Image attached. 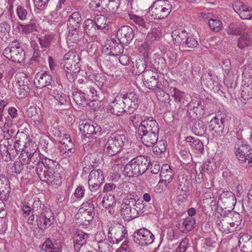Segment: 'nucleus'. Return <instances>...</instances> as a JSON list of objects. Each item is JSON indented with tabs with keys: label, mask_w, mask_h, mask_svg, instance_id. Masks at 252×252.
Instances as JSON below:
<instances>
[{
	"label": "nucleus",
	"mask_w": 252,
	"mask_h": 252,
	"mask_svg": "<svg viewBox=\"0 0 252 252\" xmlns=\"http://www.w3.org/2000/svg\"><path fill=\"white\" fill-rule=\"evenodd\" d=\"M16 86L29 87V80L25 74H17Z\"/></svg>",
	"instance_id": "338daca9"
},
{
	"label": "nucleus",
	"mask_w": 252,
	"mask_h": 252,
	"mask_svg": "<svg viewBox=\"0 0 252 252\" xmlns=\"http://www.w3.org/2000/svg\"><path fill=\"white\" fill-rule=\"evenodd\" d=\"M37 226L41 229H44L52 224L54 217L50 208L46 209L40 214H35Z\"/></svg>",
	"instance_id": "2eb2a0df"
},
{
	"label": "nucleus",
	"mask_w": 252,
	"mask_h": 252,
	"mask_svg": "<svg viewBox=\"0 0 252 252\" xmlns=\"http://www.w3.org/2000/svg\"><path fill=\"white\" fill-rule=\"evenodd\" d=\"M53 160L45 158L44 163L39 164L36 173L40 180L49 185L58 186L62 183V177L56 170V163Z\"/></svg>",
	"instance_id": "f257e3e1"
},
{
	"label": "nucleus",
	"mask_w": 252,
	"mask_h": 252,
	"mask_svg": "<svg viewBox=\"0 0 252 252\" xmlns=\"http://www.w3.org/2000/svg\"><path fill=\"white\" fill-rule=\"evenodd\" d=\"M52 76L45 72L43 73H37L34 79V85L37 88H42L51 84Z\"/></svg>",
	"instance_id": "5701e85b"
},
{
	"label": "nucleus",
	"mask_w": 252,
	"mask_h": 252,
	"mask_svg": "<svg viewBox=\"0 0 252 252\" xmlns=\"http://www.w3.org/2000/svg\"><path fill=\"white\" fill-rule=\"evenodd\" d=\"M210 29L214 32H219L222 28V22L218 19H210L208 22Z\"/></svg>",
	"instance_id": "e2e57ef3"
},
{
	"label": "nucleus",
	"mask_w": 252,
	"mask_h": 252,
	"mask_svg": "<svg viewBox=\"0 0 252 252\" xmlns=\"http://www.w3.org/2000/svg\"><path fill=\"white\" fill-rule=\"evenodd\" d=\"M234 153L239 164L248 169L252 166V148L243 139L238 138L234 146Z\"/></svg>",
	"instance_id": "7ed1b4c3"
},
{
	"label": "nucleus",
	"mask_w": 252,
	"mask_h": 252,
	"mask_svg": "<svg viewBox=\"0 0 252 252\" xmlns=\"http://www.w3.org/2000/svg\"><path fill=\"white\" fill-rule=\"evenodd\" d=\"M240 17L244 20H251L252 19V9L247 5H245L239 14Z\"/></svg>",
	"instance_id": "774afa93"
},
{
	"label": "nucleus",
	"mask_w": 252,
	"mask_h": 252,
	"mask_svg": "<svg viewBox=\"0 0 252 252\" xmlns=\"http://www.w3.org/2000/svg\"><path fill=\"white\" fill-rule=\"evenodd\" d=\"M83 88V91L89 96H91L94 100H98L99 98L98 92L94 87L88 86L87 84H85Z\"/></svg>",
	"instance_id": "13d9d810"
},
{
	"label": "nucleus",
	"mask_w": 252,
	"mask_h": 252,
	"mask_svg": "<svg viewBox=\"0 0 252 252\" xmlns=\"http://www.w3.org/2000/svg\"><path fill=\"white\" fill-rule=\"evenodd\" d=\"M72 98L77 105L85 106L87 104L85 92H74L72 93Z\"/></svg>",
	"instance_id": "5fc2aeb1"
},
{
	"label": "nucleus",
	"mask_w": 252,
	"mask_h": 252,
	"mask_svg": "<svg viewBox=\"0 0 252 252\" xmlns=\"http://www.w3.org/2000/svg\"><path fill=\"white\" fill-rule=\"evenodd\" d=\"M127 198L125 200V205L123 206L121 210V215L123 217L125 221H129L132 220V217L131 213V208L130 204L131 202H128L129 200V196L127 197Z\"/></svg>",
	"instance_id": "79ce46f5"
},
{
	"label": "nucleus",
	"mask_w": 252,
	"mask_h": 252,
	"mask_svg": "<svg viewBox=\"0 0 252 252\" xmlns=\"http://www.w3.org/2000/svg\"><path fill=\"white\" fill-rule=\"evenodd\" d=\"M128 17L130 20L136 25L137 30L143 33H146L147 30L150 28V25L146 22L143 17L132 14H128Z\"/></svg>",
	"instance_id": "a878e982"
},
{
	"label": "nucleus",
	"mask_w": 252,
	"mask_h": 252,
	"mask_svg": "<svg viewBox=\"0 0 252 252\" xmlns=\"http://www.w3.org/2000/svg\"><path fill=\"white\" fill-rule=\"evenodd\" d=\"M162 88L163 86L161 84H160L152 90L155 91L158 100L162 102L169 103L170 101V96L168 94L163 90Z\"/></svg>",
	"instance_id": "49530a36"
},
{
	"label": "nucleus",
	"mask_w": 252,
	"mask_h": 252,
	"mask_svg": "<svg viewBox=\"0 0 252 252\" xmlns=\"http://www.w3.org/2000/svg\"><path fill=\"white\" fill-rule=\"evenodd\" d=\"M126 230L124 226L116 224L109 229L108 239L109 242L113 244H118L126 237Z\"/></svg>",
	"instance_id": "4468645a"
},
{
	"label": "nucleus",
	"mask_w": 252,
	"mask_h": 252,
	"mask_svg": "<svg viewBox=\"0 0 252 252\" xmlns=\"http://www.w3.org/2000/svg\"><path fill=\"white\" fill-rule=\"evenodd\" d=\"M42 249L44 252H62V244L59 240L48 238L44 242Z\"/></svg>",
	"instance_id": "412c9836"
},
{
	"label": "nucleus",
	"mask_w": 252,
	"mask_h": 252,
	"mask_svg": "<svg viewBox=\"0 0 252 252\" xmlns=\"http://www.w3.org/2000/svg\"><path fill=\"white\" fill-rule=\"evenodd\" d=\"M53 96L57 101L58 104L61 105H65L67 101L66 95L62 92L54 90L53 92Z\"/></svg>",
	"instance_id": "680f3d73"
},
{
	"label": "nucleus",
	"mask_w": 252,
	"mask_h": 252,
	"mask_svg": "<svg viewBox=\"0 0 252 252\" xmlns=\"http://www.w3.org/2000/svg\"><path fill=\"white\" fill-rule=\"evenodd\" d=\"M134 243L140 246H147L152 244L154 240V235L145 228H140L134 231L132 235Z\"/></svg>",
	"instance_id": "0eeeda50"
},
{
	"label": "nucleus",
	"mask_w": 252,
	"mask_h": 252,
	"mask_svg": "<svg viewBox=\"0 0 252 252\" xmlns=\"http://www.w3.org/2000/svg\"><path fill=\"white\" fill-rule=\"evenodd\" d=\"M174 2L168 0H157L150 7L149 13L155 19H164L167 17L172 9H177Z\"/></svg>",
	"instance_id": "39448f33"
},
{
	"label": "nucleus",
	"mask_w": 252,
	"mask_h": 252,
	"mask_svg": "<svg viewBox=\"0 0 252 252\" xmlns=\"http://www.w3.org/2000/svg\"><path fill=\"white\" fill-rule=\"evenodd\" d=\"M49 208L38 198H36L34 199L32 203V213L40 214L43 212L45 209Z\"/></svg>",
	"instance_id": "864d4df0"
},
{
	"label": "nucleus",
	"mask_w": 252,
	"mask_h": 252,
	"mask_svg": "<svg viewBox=\"0 0 252 252\" xmlns=\"http://www.w3.org/2000/svg\"><path fill=\"white\" fill-rule=\"evenodd\" d=\"M125 186L127 187L126 184H123L121 188L116 187V185L112 183H107L105 184L103 187V192L109 193V195L116 196L117 199L122 197L124 194H127L126 197H128L130 191L126 190V189L123 190L122 188H124Z\"/></svg>",
	"instance_id": "f3484780"
},
{
	"label": "nucleus",
	"mask_w": 252,
	"mask_h": 252,
	"mask_svg": "<svg viewBox=\"0 0 252 252\" xmlns=\"http://www.w3.org/2000/svg\"><path fill=\"white\" fill-rule=\"evenodd\" d=\"M85 160L88 161L91 166L97 167L102 162V154L96 152L90 153L86 156Z\"/></svg>",
	"instance_id": "4c0bfd02"
},
{
	"label": "nucleus",
	"mask_w": 252,
	"mask_h": 252,
	"mask_svg": "<svg viewBox=\"0 0 252 252\" xmlns=\"http://www.w3.org/2000/svg\"><path fill=\"white\" fill-rule=\"evenodd\" d=\"M19 152L16 151L13 145L9 143L8 139L2 140L0 142V153L2 159L8 161L14 158Z\"/></svg>",
	"instance_id": "9d476101"
},
{
	"label": "nucleus",
	"mask_w": 252,
	"mask_h": 252,
	"mask_svg": "<svg viewBox=\"0 0 252 252\" xmlns=\"http://www.w3.org/2000/svg\"><path fill=\"white\" fill-rule=\"evenodd\" d=\"M94 22L95 23L96 26L100 31H103L105 32L108 28V23L109 20L102 15H98L94 17Z\"/></svg>",
	"instance_id": "a19ab883"
},
{
	"label": "nucleus",
	"mask_w": 252,
	"mask_h": 252,
	"mask_svg": "<svg viewBox=\"0 0 252 252\" xmlns=\"http://www.w3.org/2000/svg\"><path fill=\"white\" fill-rule=\"evenodd\" d=\"M117 35L121 44L129 43L134 37L132 29L128 26H122L117 31Z\"/></svg>",
	"instance_id": "a211bd4d"
},
{
	"label": "nucleus",
	"mask_w": 252,
	"mask_h": 252,
	"mask_svg": "<svg viewBox=\"0 0 252 252\" xmlns=\"http://www.w3.org/2000/svg\"><path fill=\"white\" fill-rule=\"evenodd\" d=\"M124 132L117 131L111 134L106 143L104 152L109 156L116 155L122 149L126 140Z\"/></svg>",
	"instance_id": "423d86ee"
},
{
	"label": "nucleus",
	"mask_w": 252,
	"mask_h": 252,
	"mask_svg": "<svg viewBox=\"0 0 252 252\" xmlns=\"http://www.w3.org/2000/svg\"><path fill=\"white\" fill-rule=\"evenodd\" d=\"M188 106V109L192 111L196 117H199L204 114V107L202 105V102L200 100H196L189 102L187 104Z\"/></svg>",
	"instance_id": "e433bc0d"
},
{
	"label": "nucleus",
	"mask_w": 252,
	"mask_h": 252,
	"mask_svg": "<svg viewBox=\"0 0 252 252\" xmlns=\"http://www.w3.org/2000/svg\"><path fill=\"white\" fill-rule=\"evenodd\" d=\"M9 116L6 117L4 126L10 127L12 126L15 119H17L18 114L17 110L14 107H10L8 109Z\"/></svg>",
	"instance_id": "a18cd8bd"
},
{
	"label": "nucleus",
	"mask_w": 252,
	"mask_h": 252,
	"mask_svg": "<svg viewBox=\"0 0 252 252\" xmlns=\"http://www.w3.org/2000/svg\"><path fill=\"white\" fill-rule=\"evenodd\" d=\"M104 180L103 172L100 169L93 170L89 174L88 184L89 189L91 191L97 190Z\"/></svg>",
	"instance_id": "1a4fd4ad"
},
{
	"label": "nucleus",
	"mask_w": 252,
	"mask_h": 252,
	"mask_svg": "<svg viewBox=\"0 0 252 252\" xmlns=\"http://www.w3.org/2000/svg\"><path fill=\"white\" fill-rule=\"evenodd\" d=\"M234 218L238 219L236 222L228 220L226 219H218L216 224L219 230L223 233L228 234L235 231L242 221V217L240 214H236Z\"/></svg>",
	"instance_id": "6e6552de"
},
{
	"label": "nucleus",
	"mask_w": 252,
	"mask_h": 252,
	"mask_svg": "<svg viewBox=\"0 0 252 252\" xmlns=\"http://www.w3.org/2000/svg\"><path fill=\"white\" fill-rule=\"evenodd\" d=\"M252 45V36L251 34L244 33L238 39V47L244 49L246 47Z\"/></svg>",
	"instance_id": "c03bdc74"
},
{
	"label": "nucleus",
	"mask_w": 252,
	"mask_h": 252,
	"mask_svg": "<svg viewBox=\"0 0 252 252\" xmlns=\"http://www.w3.org/2000/svg\"><path fill=\"white\" fill-rule=\"evenodd\" d=\"M81 21V16L79 12L72 13L68 17L67 20L68 29L78 30Z\"/></svg>",
	"instance_id": "2f4dec72"
},
{
	"label": "nucleus",
	"mask_w": 252,
	"mask_h": 252,
	"mask_svg": "<svg viewBox=\"0 0 252 252\" xmlns=\"http://www.w3.org/2000/svg\"><path fill=\"white\" fill-rule=\"evenodd\" d=\"M89 235L85 233L81 230L77 231L74 236L73 243H81L82 244H85L88 239Z\"/></svg>",
	"instance_id": "052dcab7"
},
{
	"label": "nucleus",
	"mask_w": 252,
	"mask_h": 252,
	"mask_svg": "<svg viewBox=\"0 0 252 252\" xmlns=\"http://www.w3.org/2000/svg\"><path fill=\"white\" fill-rule=\"evenodd\" d=\"M117 197L113 195L105 194L103 198L102 204L103 207L109 208L114 207L116 205V199Z\"/></svg>",
	"instance_id": "6e6d98bb"
},
{
	"label": "nucleus",
	"mask_w": 252,
	"mask_h": 252,
	"mask_svg": "<svg viewBox=\"0 0 252 252\" xmlns=\"http://www.w3.org/2000/svg\"><path fill=\"white\" fill-rule=\"evenodd\" d=\"M190 146L196 153H203L204 151V145L202 142L198 138L193 140Z\"/></svg>",
	"instance_id": "69168bd1"
},
{
	"label": "nucleus",
	"mask_w": 252,
	"mask_h": 252,
	"mask_svg": "<svg viewBox=\"0 0 252 252\" xmlns=\"http://www.w3.org/2000/svg\"><path fill=\"white\" fill-rule=\"evenodd\" d=\"M224 122L225 118L223 117L219 118L218 116L213 117L208 124L209 130L220 134L223 132Z\"/></svg>",
	"instance_id": "4be33fe9"
},
{
	"label": "nucleus",
	"mask_w": 252,
	"mask_h": 252,
	"mask_svg": "<svg viewBox=\"0 0 252 252\" xmlns=\"http://www.w3.org/2000/svg\"><path fill=\"white\" fill-rule=\"evenodd\" d=\"M3 55L14 62L21 63L25 60V53L22 47H7L3 51Z\"/></svg>",
	"instance_id": "9b49d317"
},
{
	"label": "nucleus",
	"mask_w": 252,
	"mask_h": 252,
	"mask_svg": "<svg viewBox=\"0 0 252 252\" xmlns=\"http://www.w3.org/2000/svg\"><path fill=\"white\" fill-rule=\"evenodd\" d=\"M10 190L9 179L4 175L0 174V198L3 200L7 199Z\"/></svg>",
	"instance_id": "393cba45"
},
{
	"label": "nucleus",
	"mask_w": 252,
	"mask_h": 252,
	"mask_svg": "<svg viewBox=\"0 0 252 252\" xmlns=\"http://www.w3.org/2000/svg\"><path fill=\"white\" fill-rule=\"evenodd\" d=\"M27 115L31 118L33 125L38 129L42 127L43 118L41 112L35 107L30 106L26 111Z\"/></svg>",
	"instance_id": "6ab92c4d"
},
{
	"label": "nucleus",
	"mask_w": 252,
	"mask_h": 252,
	"mask_svg": "<svg viewBox=\"0 0 252 252\" xmlns=\"http://www.w3.org/2000/svg\"><path fill=\"white\" fill-rule=\"evenodd\" d=\"M188 32L186 31L174 30L172 32V37L173 42L175 44L179 46H183L185 43V39Z\"/></svg>",
	"instance_id": "58836bf2"
},
{
	"label": "nucleus",
	"mask_w": 252,
	"mask_h": 252,
	"mask_svg": "<svg viewBox=\"0 0 252 252\" xmlns=\"http://www.w3.org/2000/svg\"><path fill=\"white\" fill-rule=\"evenodd\" d=\"M220 198L222 202L228 203L232 205L235 200V197L234 194L229 191H226L222 192L220 195Z\"/></svg>",
	"instance_id": "4d7b16f0"
},
{
	"label": "nucleus",
	"mask_w": 252,
	"mask_h": 252,
	"mask_svg": "<svg viewBox=\"0 0 252 252\" xmlns=\"http://www.w3.org/2000/svg\"><path fill=\"white\" fill-rule=\"evenodd\" d=\"M159 176L160 182L163 183L165 185L168 184L173 177V174L170 166L165 164L161 167Z\"/></svg>",
	"instance_id": "c756f323"
},
{
	"label": "nucleus",
	"mask_w": 252,
	"mask_h": 252,
	"mask_svg": "<svg viewBox=\"0 0 252 252\" xmlns=\"http://www.w3.org/2000/svg\"><path fill=\"white\" fill-rule=\"evenodd\" d=\"M142 77L144 84L149 89L152 90L161 84L158 81V73L152 69H147L144 71Z\"/></svg>",
	"instance_id": "dca6fc26"
},
{
	"label": "nucleus",
	"mask_w": 252,
	"mask_h": 252,
	"mask_svg": "<svg viewBox=\"0 0 252 252\" xmlns=\"http://www.w3.org/2000/svg\"><path fill=\"white\" fill-rule=\"evenodd\" d=\"M241 95L245 100L252 98V79H249L247 84L243 86Z\"/></svg>",
	"instance_id": "3c124183"
},
{
	"label": "nucleus",
	"mask_w": 252,
	"mask_h": 252,
	"mask_svg": "<svg viewBox=\"0 0 252 252\" xmlns=\"http://www.w3.org/2000/svg\"><path fill=\"white\" fill-rule=\"evenodd\" d=\"M136 196L134 192L129 193V199L128 202H131V205L135 206L136 211L138 212V216L144 214H147L146 212V205L143 203V201L140 200H136L134 198Z\"/></svg>",
	"instance_id": "c85d7f7f"
},
{
	"label": "nucleus",
	"mask_w": 252,
	"mask_h": 252,
	"mask_svg": "<svg viewBox=\"0 0 252 252\" xmlns=\"http://www.w3.org/2000/svg\"><path fill=\"white\" fill-rule=\"evenodd\" d=\"M79 129L82 134L88 138L99 134L101 131V127L96 123L86 121H82L79 125Z\"/></svg>",
	"instance_id": "ddd939ff"
},
{
	"label": "nucleus",
	"mask_w": 252,
	"mask_h": 252,
	"mask_svg": "<svg viewBox=\"0 0 252 252\" xmlns=\"http://www.w3.org/2000/svg\"><path fill=\"white\" fill-rule=\"evenodd\" d=\"M44 163V159L41 160L40 154L37 152L35 149L32 147L31 151V155L30 156L29 161L28 163V167L31 169L33 168L36 165V170L38 169L39 164Z\"/></svg>",
	"instance_id": "cd10ccee"
},
{
	"label": "nucleus",
	"mask_w": 252,
	"mask_h": 252,
	"mask_svg": "<svg viewBox=\"0 0 252 252\" xmlns=\"http://www.w3.org/2000/svg\"><path fill=\"white\" fill-rule=\"evenodd\" d=\"M80 57L74 51H70L66 53L61 63V67L66 72V76L69 81L73 80V76L79 71V62Z\"/></svg>",
	"instance_id": "20e7f679"
},
{
	"label": "nucleus",
	"mask_w": 252,
	"mask_h": 252,
	"mask_svg": "<svg viewBox=\"0 0 252 252\" xmlns=\"http://www.w3.org/2000/svg\"><path fill=\"white\" fill-rule=\"evenodd\" d=\"M60 149V155L63 158H68L72 156L75 153L76 149L74 144L72 142L61 144L59 146Z\"/></svg>",
	"instance_id": "f704fd0d"
},
{
	"label": "nucleus",
	"mask_w": 252,
	"mask_h": 252,
	"mask_svg": "<svg viewBox=\"0 0 252 252\" xmlns=\"http://www.w3.org/2000/svg\"><path fill=\"white\" fill-rule=\"evenodd\" d=\"M153 66L158 71L167 70V63L163 57L154 54L150 61Z\"/></svg>",
	"instance_id": "bb28decb"
},
{
	"label": "nucleus",
	"mask_w": 252,
	"mask_h": 252,
	"mask_svg": "<svg viewBox=\"0 0 252 252\" xmlns=\"http://www.w3.org/2000/svg\"><path fill=\"white\" fill-rule=\"evenodd\" d=\"M84 31L86 34L91 37L96 36L100 31L93 20L88 19L84 22Z\"/></svg>",
	"instance_id": "72a5a7b5"
},
{
	"label": "nucleus",
	"mask_w": 252,
	"mask_h": 252,
	"mask_svg": "<svg viewBox=\"0 0 252 252\" xmlns=\"http://www.w3.org/2000/svg\"><path fill=\"white\" fill-rule=\"evenodd\" d=\"M170 92L175 101L178 103L180 106L186 105L189 101L190 95L184 92L180 91L177 88H171Z\"/></svg>",
	"instance_id": "aec40b11"
},
{
	"label": "nucleus",
	"mask_w": 252,
	"mask_h": 252,
	"mask_svg": "<svg viewBox=\"0 0 252 252\" xmlns=\"http://www.w3.org/2000/svg\"><path fill=\"white\" fill-rule=\"evenodd\" d=\"M124 51L123 45L113 38L106 40L102 48V52L106 55L118 56Z\"/></svg>",
	"instance_id": "f8f14e48"
},
{
	"label": "nucleus",
	"mask_w": 252,
	"mask_h": 252,
	"mask_svg": "<svg viewBox=\"0 0 252 252\" xmlns=\"http://www.w3.org/2000/svg\"><path fill=\"white\" fill-rule=\"evenodd\" d=\"M192 130L195 135L202 136L206 133V128L203 121L198 120L194 123Z\"/></svg>",
	"instance_id": "8fccbe9b"
},
{
	"label": "nucleus",
	"mask_w": 252,
	"mask_h": 252,
	"mask_svg": "<svg viewBox=\"0 0 252 252\" xmlns=\"http://www.w3.org/2000/svg\"><path fill=\"white\" fill-rule=\"evenodd\" d=\"M161 31L159 28L151 29L148 32L146 40L148 44L159 40L161 37Z\"/></svg>",
	"instance_id": "603ef678"
},
{
	"label": "nucleus",
	"mask_w": 252,
	"mask_h": 252,
	"mask_svg": "<svg viewBox=\"0 0 252 252\" xmlns=\"http://www.w3.org/2000/svg\"><path fill=\"white\" fill-rule=\"evenodd\" d=\"M53 37L52 35L46 34L38 37V41L42 48H49L51 45Z\"/></svg>",
	"instance_id": "0e129e2a"
},
{
	"label": "nucleus",
	"mask_w": 252,
	"mask_h": 252,
	"mask_svg": "<svg viewBox=\"0 0 252 252\" xmlns=\"http://www.w3.org/2000/svg\"><path fill=\"white\" fill-rule=\"evenodd\" d=\"M109 106L111 112L117 116H120L124 112H126L124 101H122V97L120 95L117 96L114 100L110 103Z\"/></svg>",
	"instance_id": "b1692460"
},
{
	"label": "nucleus",
	"mask_w": 252,
	"mask_h": 252,
	"mask_svg": "<svg viewBox=\"0 0 252 252\" xmlns=\"http://www.w3.org/2000/svg\"><path fill=\"white\" fill-rule=\"evenodd\" d=\"M23 169V163H22L21 161H15L10 166L9 172L13 176H16L21 173Z\"/></svg>",
	"instance_id": "bf43d9fd"
},
{
	"label": "nucleus",
	"mask_w": 252,
	"mask_h": 252,
	"mask_svg": "<svg viewBox=\"0 0 252 252\" xmlns=\"http://www.w3.org/2000/svg\"><path fill=\"white\" fill-rule=\"evenodd\" d=\"M32 148L30 147V143H26L25 148L23 151H21V154L19 156L20 160L18 161H21L23 165L27 164L29 161V158L31 155V151Z\"/></svg>",
	"instance_id": "09e8293b"
},
{
	"label": "nucleus",
	"mask_w": 252,
	"mask_h": 252,
	"mask_svg": "<svg viewBox=\"0 0 252 252\" xmlns=\"http://www.w3.org/2000/svg\"><path fill=\"white\" fill-rule=\"evenodd\" d=\"M184 42L182 48H184V50L186 49L187 51H190L192 49L197 47L199 45L196 38L189 33H188Z\"/></svg>",
	"instance_id": "37998d69"
},
{
	"label": "nucleus",
	"mask_w": 252,
	"mask_h": 252,
	"mask_svg": "<svg viewBox=\"0 0 252 252\" xmlns=\"http://www.w3.org/2000/svg\"><path fill=\"white\" fill-rule=\"evenodd\" d=\"M159 131H154L151 134L138 135L140 137L142 142L147 147L153 146L157 143L158 138Z\"/></svg>",
	"instance_id": "473e14b6"
},
{
	"label": "nucleus",
	"mask_w": 252,
	"mask_h": 252,
	"mask_svg": "<svg viewBox=\"0 0 252 252\" xmlns=\"http://www.w3.org/2000/svg\"><path fill=\"white\" fill-rule=\"evenodd\" d=\"M195 220L192 217H188L180 222L177 226L183 233H187L194 228Z\"/></svg>",
	"instance_id": "7c9ffc66"
},
{
	"label": "nucleus",
	"mask_w": 252,
	"mask_h": 252,
	"mask_svg": "<svg viewBox=\"0 0 252 252\" xmlns=\"http://www.w3.org/2000/svg\"><path fill=\"white\" fill-rule=\"evenodd\" d=\"M139 129H148L154 130V131H159V127L158 123L153 117H149L144 119L141 122L138 126Z\"/></svg>",
	"instance_id": "c9c22d12"
},
{
	"label": "nucleus",
	"mask_w": 252,
	"mask_h": 252,
	"mask_svg": "<svg viewBox=\"0 0 252 252\" xmlns=\"http://www.w3.org/2000/svg\"><path fill=\"white\" fill-rule=\"evenodd\" d=\"M150 160L146 156H137L131 159L125 167L124 174L128 177H136L144 174L149 168Z\"/></svg>",
	"instance_id": "f03ea898"
},
{
	"label": "nucleus",
	"mask_w": 252,
	"mask_h": 252,
	"mask_svg": "<svg viewBox=\"0 0 252 252\" xmlns=\"http://www.w3.org/2000/svg\"><path fill=\"white\" fill-rule=\"evenodd\" d=\"M108 0H92L90 3V8L94 11L102 12L106 10Z\"/></svg>",
	"instance_id": "ea45409f"
},
{
	"label": "nucleus",
	"mask_w": 252,
	"mask_h": 252,
	"mask_svg": "<svg viewBox=\"0 0 252 252\" xmlns=\"http://www.w3.org/2000/svg\"><path fill=\"white\" fill-rule=\"evenodd\" d=\"M123 94L124 96H126V98L129 101L132 102V104L131 103L130 105H129V107L131 108V111L136 110L138 107L139 100L138 94L134 92H128Z\"/></svg>",
	"instance_id": "de8ad7c7"
}]
</instances>
